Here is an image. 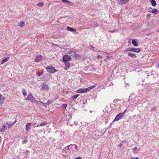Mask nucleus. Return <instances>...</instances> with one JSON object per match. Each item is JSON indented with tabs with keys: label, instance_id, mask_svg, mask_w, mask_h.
Instances as JSON below:
<instances>
[{
	"label": "nucleus",
	"instance_id": "obj_2",
	"mask_svg": "<svg viewBox=\"0 0 159 159\" xmlns=\"http://www.w3.org/2000/svg\"><path fill=\"white\" fill-rule=\"evenodd\" d=\"M71 59L70 57L68 55H65L63 57V60L64 62L70 61Z\"/></svg>",
	"mask_w": 159,
	"mask_h": 159
},
{
	"label": "nucleus",
	"instance_id": "obj_18",
	"mask_svg": "<svg viewBox=\"0 0 159 159\" xmlns=\"http://www.w3.org/2000/svg\"><path fill=\"white\" fill-rule=\"evenodd\" d=\"M48 124L46 122H44L43 123H41L39 124V126H43L46 125Z\"/></svg>",
	"mask_w": 159,
	"mask_h": 159
},
{
	"label": "nucleus",
	"instance_id": "obj_43",
	"mask_svg": "<svg viewBox=\"0 0 159 159\" xmlns=\"http://www.w3.org/2000/svg\"><path fill=\"white\" fill-rule=\"evenodd\" d=\"M37 74H38V75L39 76H40L41 75V73L40 72H38V73Z\"/></svg>",
	"mask_w": 159,
	"mask_h": 159
},
{
	"label": "nucleus",
	"instance_id": "obj_21",
	"mask_svg": "<svg viewBox=\"0 0 159 159\" xmlns=\"http://www.w3.org/2000/svg\"><path fill=\"white\" fill-rule=\"evenodd\" d=\"M96 85H93L91 86H90V87L88 88L87 89H88V91L90 90L91 89H92L93 88H94V87H96Z\"/></svg>",
	"mask_w": 159,
	"mask_h": 159
},
{
	"label": "nucleus",
	"instance_id": "obj_6",
	"mask_svg": "<svg viewBox=\"0 0 159 159\" xmlns=\"http://www.w3.org/2000/svg\"><path fill=\"white\" fill-rule=\"evenodd\" d=\"M129 0H118V3L120 4H125Z\"/></svg>",
	"mask_w": 159,
	"mask_h": 159
},
{
	"label": "nucleus",
	"instance_id": "obj_11",
	"mask_svg": "<svg viewBox=\"0 0 159 159\" xmlns=\"http://www.w3.org/2000/svg\"><path fill=\"white\" fill-rule=\"evenodd\" d=\"M128 56H129L131 57L135 58L136 57V55L132 53L128 52Z\"/></svg>",
	"mask_w": 159,
	"mask_h": 159
},
{
	"label": "nucleus",
	"instance_id": "obj_47",
	"mask_svg": "<svg viewBox=\"0 0 159 159\" xmlns=\"http://www.w3.org/2000/svg\"><path fill=\"white\" fill-rule=\"evenodd\" d=\"M4 61H2V62H1V64H3V63H4Z\"/></svg>",
	"mask_w": 159,
	"mask_h": 159
},
{
	"label": "nucleus",
	"instance_id": "obj_33",
	"mask_svg": "<svg viewBox=\"0 0 159 159\" xmlns=\"http://www.w3.org/2000/svg\"><path fill=\"white\" fill-rule=\"evenodd\" d=\"M27 142V140H25L22 142L23 144H25Z\"/></svg>",
	"mask_w": 159,
	"mask_h": 159
},
{
	"label": "nucleus",
	"instance_id": "obj_26",
	"mask_svg": "<svg viewBox=\"0 0 159 159\" xmlns=\"http://www.w3.org/2000/svg\"><path fill=\"white\" fill-rule=\"evenodd\" d=\"M8 60V59L6 57H4L3 59H2V61H4V62H7Z\"/></svg>",
	"mask_w": 159,
	"mask_h": 159
},
{
	"label": "nucleus",
	"instance_id": "obj_15",
	"mask_svg": "<svg viewBox=\"0 0 159 159\" xmlns=\"http://www.w3.org/2000/svg\"><path fill=\"white\" fill-rule=\"evenodd\" d=\"M132 44H133L134 46H137L138 45V44L136 42L135 40L134 39H133L132 41Z\"/></svg>",
	"mask_w": 159,
	"mask_h": 159
},
{
	"label": "nucleus",
	"instance_id": "obj_40",
	"mask_svg": "<svg viewBox=\"0 0 159 159\" xmlns=\"http://www.w3.org/2000/svg\"><path fill=\"white\" fill-rule=\"evenodd\" d=\"M126 112V109L124 111V112L122 113H121V114H123V115L125 113V112Z\"/></svg>",
	"mask_w": 159,
	"mask_h": 159
},
{
	"label": "nucleus",
	"instance_id": "obj_27",
	"mask_svg": "<svg viewBox=\"0 0 159 159\" xmlns=\"http://www.w3.org/2000/svg\"><path fill=\"white\" fill-rule=\"evenodd\" d=\"M64 63H65L66 67H68L70 66V64L69 62H68V61L65 62Z\"/></svg>",
	"mask_w": 159,
	"mask_h": 159
},
{
	"label": "nucleus",
	"instance_id": "obj_32",
	"mask_svg": "<svg viewBox=\"0 0 159 159\" xmlns=\"http://www.w3.org/2000/svg\"><path fill=\"white\" fill-rule=\"evenodd\" d=\"M51 103V101H48L46 103L47 105H48Z\"/></svg>",
	"mask_w": 159,
	"mask_h": 159
},
{
	"label": "nucleus",
	"instance_id": "obj_28",
	"mask_svg": "<svg viewBox=\"0 0 159 159\" xmlns=\"http://www.w3.org/2000/svg\"><path fill=\"white\" fill-rule=\"evenodd\" d=\"M83 89V91H82L83 92V93H85V92H87L88 91L87 88H86V89Z\"/></svg>",
	"mask_w": 159,
	"mask_h": 159
},
{
	"label": "nucleus",
	"instance_id": "obj_39",
	"mask_svg": "<svg viewBox=\"0 0 159 159\" xmlns=\"http://www.w3.org/2000/svg\"><path fill=\"white\" fill-rule=\"evenodd\" d=\"M74 145H75V149H77V148H78V146H77V145H76L75 144Z\"/></svg>",
	"mask_w": 159,
	"mask_h": 159
},
{
	"label": "nucleus",
	"instance_id": "obj_30",
	"mask_svg": "<svg viewBox=\"0 0 159 159\" xmlns=\"http://www.w3.org/2000/svg\"><path fill=\"white\" fill-rule=\"evenodd\" d=\"M67 105L66 104H62V106L64 108L66 109V107H67Z\"/></svg>",
	"mask_w": 159,
	"mask_h": 159
},
{
	"label": "nucleus",
	"instance_id": "obj_3",
	"mask_svg": "<svg viewBox=\"0 0 159 159\" xmlns=\"http://www.w3.org/2000/svg\"><path fill=\"white\" fill-rule=\"evenodd\" d=\"M41 86L42 89L43 90H46L48 91L49 90V88L48 87V85H46V83H43Z\"/></svg>",
	"mask_w": 159,
	"mask_h": 159
},
{
	"label": "nucleus",
	"instance_id": "obj_13",
	"mask_svg": "<svg viewBox=\"0 0 159 159\" xmlns=\"http://www.w3.org/2000/svg\"><path fill=\"white\" fill-rule=\"evenodd\" d=\"M32 124L30 123H28L26 125V130L27 131H28L29 130V128Z\"/></svg>",
	"mask_w": 159,
	"mask_h": 159
},
{
	"label": "nucleus",
	"instance_id": "obj_45",
	"mask_svg": "<svg viewBox=\"0 0 159 159\" xmlns=\"http://www.w3.org/2000/svg\"><path fill=\"white\" fill-rule=\"evenodd\" d=\"M137 149V148L136 147H135L134 149H133V150H135Z\"/></svg>",
	"mask_w": 159,
	"mask_h": 159
},
{
	"label": "nucleus",
	"instance_id": "obj_24",
	"mask_svg": "<svg viewBox=\"0 0 159 159\" xmlns=\"http://www.w3.org/2000/svg\"><path fill=\"white\" fill-rule=\"evenodd\" d=\"M24 23L23 21H22L20 23V27H22L24 26Z\"/></svg>",
	"mask_w": 159,
	"mask_h": 159
},
{
	"label": "nucleus",
	"instance_id": "obj_48",
	"mask_svg": "<svg viewBox=\"0 0 159 159\" xmlns=\"http://www.w3.org/2000/svg\"><path fill=\"white\" fill-rule=\"evenodd\" d=\"M133 159H139V158L138 157H136V158H133Z\"/></svg>",
	"mask_w": 159,
	"mask_h": 159
},
{
	"label": "nucleus",
	"instance_id": "obj_4",
	"mask_svg": "<svg viewBox=\"0 0 159 159\" xmlns=\"http://www.w3.org/2000/svg\"><path fill=\"white\" fill-rule=\"evenodd\" d=\"M28 100H29L31 102H33L35 100V98L33 97L31 94H29L26 99Z\"/></svg>",
	"mask_w": 159,
	"mask_h": 159
},
{
	"label": "nucleus",
	"instance_id": "obj_41",
	"mask_svg": "<svg viewBox=\"0 0 159 159\" xmlns=\"http://www.w3.org/2000/svg\"><path fill=\"white\" fill-rule=\"evenodd\" d=\"M150 14H148L147 16V18H149L150 16Z\"/></svg>",
	"mask_w": 159,
	"mask_h": 159
},
{
	"label": "nucleus",
	"instance_id": "obj_12",
	"mask_svg": "<svg viewBox=\"0 0 159 159\" xmlns=\"http://www.w3.org/2000/svg\"><path fill=\"white\" fill-rule=\"evenodd\" d=\"M68 53L71 56H73V57H74L75 55L76 54V53L74 51H69L68 52Z\"/></svg>",
	"mask_w": 159,
	"mask_h": 159
},
{
	"label": "nucleus",
	"instance_id": "obj_16",
	"mask_svg": "<svg viewBox=\"0 0 159 159\" xmlns=\"http://www.w3.org/2000/svg\"><path fill=\"white\" fill-rule=\"evenodd\" d=\"M151 12L155 14H157L158 13V11L156 9H153L152 10Z\"/></svg>",
	"mask_w": 159,
	"mask_h": 159
},
{
	"label": "nucleus",
	"instance_id": "obj_20",
	"mask_svg": "<svg viewBox=\"0 0 159 159\" xmlns=\"http://www.w3.org/2000/svg\"><path fill=\"white\" fill-rule=\"evenodd\" d=\"M81 56L79 55L78 54L76 53L74 57L76 59H79L81 57Z\"/></svg>",
	"mask_w": 159,
	"mask_h": 159
},
{
	"label": "nucleus",
	"instance_id": "obj_31",
	"mask_svg": "<svg viewBox=\"0 0 159 159\" xmlns=\"http://www.w3.org/2000/svg\"><path fill=\"white\" fill-rule=\"evenodd\" d=\"M72 146H73V144H70L69 146H67V149H70V148Z\"/></svg>",
	"mask_w": 159,
	"mask_h": 159
},
{
	"label": "nucleus",
	"instance_id": "obj_49",
	"mask_svg": "<svg viewBox=\"0 0 159 159\" xmlns=\"http://www.w3.org/2000/svg\"><path fill=\"white\" fill-rule=\"evenodd\" d=\"M39 125H37L36 126V127H39Z\"/></svg>",
	"mask_w": 159,
	"mask_h": 159
},
{
	"label": "nucleus",
	"instance_id": "obj_37",
	"mask_svg": "<svg viewBox=\"0 0 159 159\" xmlns=\"http://www.w3.org/2000/svg\"><path fill=\"white\" fill-rule=\"evenodd\" d=\"M102 56H100V55H98L97 56V57L98 58H102Z\"/></svg>",
	"mask_w": 159,
	"mask_h": 159
},
{
	"label": "nucleus",
	"instance_id": "obj_44",
	"mask_svg": "<svg viewBox=\"0 0 159 159\" xmlns=\"http://www.w3.org/2000/svg\"><path fill=\"white\" fill-rule=\"evenodd\" d=\"M75 159H81L80 157H79L78 158H75Z\"/></svg>",
	"mask_w": 159,
	"mask_h": 159
},
{
	"label": "nucleus",
	"instance_id": "obj_1",
	"mask_svg": "<svg viewBox=\"0 0 159 159\" xmlns=\"http://www.w3.org/2000/svg\"><path fill=\"white\" fill-rule=\"evenodd\" d=\"M46 70L48 72L52 74L53 73L56 72V69L52 66L47 67Z\"/></svg>",
	"mask_w": 159,
	"mask_h": 159
},
{
	"label": "nucleus",
	"instance_id": "obj_29",
	"mask_svg": "<svg viewBox=\"0 0 159 159\" xmlns=\"http://www.w3.org/2000/svg\"><path fill=\"white\" fill-rule=\"evenodd\" d=\"M67 3H68V4H69V5H70V6L73 5V3L72 2H70L68 1L67 2Z\"/></svg>",
	"mask_w": 159,
	"mask_h": 159
},
{
	"label": "nucleus",
	"instance_id": "obj_36",
	"mask_svg": "<svg viewBox=\"0 0 159 159\" xmlns=\"http://www.w3.org/2000/svg\"><path fill=\"white\" fill-rule=\"evenodd\" d=\"M61 1L64 2H67V3L68 1H67L66 0H62Z\"/></svg>",
	"mask_w": 159,
	"mask_h": 159
},
{
	"label": "nucleus",
	"instance_id": "obj_25",
	"mask_svg": "<svg viewBox=\"0 0 159 159\" xmlns=\"http://www.w3.org/2000/svg\"><path fill=\"white\" fill-rule=\"evenodd\" d=\"M38 5L39 6L42 7L44 5V4L42 2H39L38 4Z\"/></svg>",
	"mask_w": 159,
	"mask_h": 159
},
{
	"label": "nucleus",
	"instance_id": "obj_46",
	"mask_svg": "<svg viewBox=\"0 0 159 159\" xmlns=\"http://www.w3.org/2000/svg\"><path fill=\"white\" fill-rule=\"evenodd\" d=\"M42 104V105L43 106H45V104H44L43 103L41 102H40Z\"/></svg>",
	"mask_w": 159,
	"mask_h": 159
},
{
	"label": "nucleus",
	"instance_id": "obj_51",
	"mask_svg": "<svg viewBox=\"0 0 159 159\" xmlns=\"http://www.w3.org/2000/svg\"><path fill=\"white\" fill-rule=\"evenodd\" d=\"M35 124H36V123H34V124L33 125H35Z\"/></svg>",
	"mask_w": 159,
	"mask_h": 159
},
{
	"label": "nucleus",
	"instance_id": "obj_7",
	"mask_svg": "<svg viewBox=\"0 0 159 159\" xmlns=\"http://www.w3.org/2000/svg\"><path fill=\"white\" fill-rule=\"evenodd\" d=\"M4 99V97L1 95H0V105L3 104Z\"/></svg>",
	"mask_w": 159,
	"mask_h": 159
},
{
	"label": "nucleus",
	"instance_id": "obj_8",
	"mask_svg": "<svg viewBox=\"0 0 159 159\" xmlns=\"http://www.w3.org/2000/svg\"><path fill=\"white\" fill-rule=\"evenodd\" d=\"M140 51V50L139 49V48H131V52H137L138 53V52H139Z\"/></svg>",
	"mask_w": 159,
	"mask_h": 159
},
{
	"label": "nucleus",
	"instance_id": "obj_23",
	"mask_svg": "<svg viewBox=\"0 0 159 159\" xmlns=\"http://www.w3.org/2000/svg\"><path fill=\"white\" fill-rule=\"evenodd\" d=\"M83 91V90L82 89H80L77 90L76 91V92L77 93H83V92H82Z\"/></svg>",
	"mask_w": 159,
	"mask_h": 159
},
{
	"label": "nucleus",
	"instance_id": "obj_35",
	"mask_svg": "<svg viewBox=\"0 0 159 159\" xmlns=\"http://www.w3.org/2000/svg\"><path fill=\"white\" fill-rule=\"evenodd\" d=\"M131 48H129L126 50V51H131Z\"/></svg>",
	"mask_w": 159,
	"mask_h": 159
},
{
	"label": "nucleus",
	"instance_id": "obj_5",
	"mask_svg": "<svg viewBox=\"0 0 159 159\" xmlns=\"http://www.w3.org/2000/svg\"><path fill=\"white\" fill-rule=\"evenodd\" d=\"M123 116V114H121V113H120L117 115L116 116V117L115 118L114 120H113V121H115L116 120H119V119H120L121 118V117Z\"/></svg>",
	"mask_w": 159,
	"mask_h": 159
},
{
	"label": "nucleus",
	"instance_id": "obj_22",
	"mask_svg": "<svg viewBox=\"0 0 159 159\" xmlns=\"http://www.w3.org/2000/svg\"><path fill=\"white\" fill-rule=\"evenodd\" d=\"M152 5L153 6H155L156 5V1L154 0H152L151 1Z\"/></svg>",
	"mask_w": 159,
	"mask_h": 159
},
{
	"label": "nucleus",
	"instance_id": "obj_10",
	"mask_svg": "<svg viewBox=\"0 0 159 159\" xmlns=\"http://www.w3.org/2000/svg\"><path fill=\"white\" fill-rule=\"evenodd\" d=\"M67 30H69V31H73V32H76V30L71 28V27H69L68 26H67Z\"/></svg>",
	"mask_w": 159,
	"mask_h": 159
},
{
	"label": "nucleus",
	"instance_id": "obj_38",
	"mask_svg": "<svg viewBox=\"0 0 159 159\" xmlns=\"http://www.w3.org/2000/svg\"><path fill=\"white\" fill-rule=\"evenodd\" d=\"M122 145L121 143H120L119 144H118V146L119 147H122Z\"/></svg>",
	"mask_w": 159,
	"mask_h": 159
},
{
	"label": "nucleus",
	"instance_id": "obj_17",
	"mask_svg": "<svg viewBox=\"0 0 159 159\" xmlns=\"http://www.w3.org/2000/svg\"><path fill=\"white\" fill-rule=\"evenodd\" d=\"M22 92L24 96H26L27 95V93H26V91L25 89H22Z\"/></svg>",
	"mask_w": 159,
	"mask_h": 159
},
{
	"label": "nucleus",
	"instance_id": "obj_9",
	"mask_svg": "<svg viewBox=\"0 0 159 159\" xmlns=\"http://www.w3.org/2000/svg\"><path fill=\"white\" fill-rule=\"evenodd\" d=\"M42 56H37L34 60V61L36 62H38L41 59Z\"/></svg>",
	"mask_w": 159,
	"mask_h": 159
},
{
	"label": "nucleus",
	"instance_id": "obj_14",
	"mask_svg": "<svg viewBox=\"0 0 159 159\" xmlns=\"http://www.w3.org/2000/svg\"><path fill=\"white\" fill-rule=\"evenodd\" d=\"M7 129V127L5 125H3L1 129H0V131L1 132H4Z\"/></svg>",
	"mask_w": 159,
	"mask_h": 159
},
{
	"label": "nucleus",
	"instance_id": "obj_19",
	"mask_svg": "<svg viewBox=\"0 0 159 159\" xmlns=\"http://www.w3.org/2000/svg\"><path fill=\"white\" fill-rule=\"evenodd\" d=\"M79 96V94H77L75 95H73L71 97V98L73 100H75V99L76 98Z\"/></svg>",
	"mask_w": 159,
	"mask_h": 159
},
{
	"label": "nucleus",
	"instance_id": "obj_42",
	"mask_svg": "<svg viewBox=\"0 0 159 159\" xmlns=\"http://www.w3.org/2000/svg\"><path fill=\"white\" fill-rule=\"evenodd\" d=\"M156 66L157 68H159V63L157 64Z\"/></svg>",
	"mask_w": 159,
	"mask_h": 159
},
{
	"label": "nucleus",
	"instance_id": "obj_50",
	"mask_svg": "<svg viewBox=\"0 0 159 159\" xmlns=\"http://www.w3.org/2000/svg\"><path fill=\"white\" fill-rule=\"evenodd\" d=\"M90 46L91 47V48H93V47L92 45H90Z\"/></svg>",
	"mask_w": 159,
	"mask_h": 159
},
{
	"label": "nucleus",
	"instance_id": "obj_34",
	"mask_svg": "<svg viewBox=\"0 0 159 159\" xmlns=\"http://www.w3.org/2000/svg\"><path fill=\"white\" fill-rule=\"evenodd\" d=\"M7 124L9 126H12L14 124V123H13L12 124H8L7 123Z\"/></svg>",
	"mask_w": 159,
	"mask_h": 159
}]
</instances>
